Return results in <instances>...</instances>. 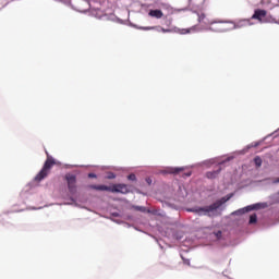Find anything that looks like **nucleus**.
Returning a JSON list of instances; mask_svg holds the SVG:
<instances>
[{
    "instance_id": "0eeeda50",
    "label": "nucleus",
    "mask_w": 279,
    "mask_h": 279,
    "mask_svg": "<svg viewBox=\"0 0 279 279\" xmlns=\"http://www.w3.org/2000/svg\"><path fill=\"white\" fill-rule=\"evenodd\" d=\"M258 208H260V205H258V204L250 205L247 207L236 210L235 215H245V213H250V210H256Z\"/></svg>"
},
{
    "instance_id": "6ab92c4d",
    "label": "nucleus",
    "mask_w": 279,
    "mask_h": 279,
    "mask_svg": "<svg viewBox=\"0 0 279 279\" xmlns=\"http://www.w3.org/2000/svg\"><path fill=\"white\" fill-rule=\"evenodd\" d=\"M221 235H222L221 231H217V232L215 233V236H216L217 239H221Z\"/></svg>"
},
{
    "instance_id": "7ed1b4c3",
    "label": "nucleus",
    "mask_w": 279,
    "mask_h": 279,
    "mask_svg": "<svg viewBox=\"0 0 279 279\" xmlns=\"http://www.w3.org/2000/svg\"><path fill=\"white\" fill-rule=\"evenodd\" d=\"M89 189H93L94 191H109L111 193H122L123 195H126V193H130L128 185L121 184V183L113 184L112 187L107 185H89Z\"/></svg>"
},
{
    "instance_id": "9b49d317",
    "label": "nucleus",
    "mask_w": 279,
    "mask_h": 279,
    "mask_svg": "<svg viewBox=\"0 0 279 279\" xmlns=\"http://www.w3.org/2000/svg\"><path fill=\"white\" fill-rule=\"evenodd\" d=\"M184 171V168H170L168 170V173H173L174 175H178V173Z\"/></svg>"
},
{
    "instance_id": "423d86ee",
    "label": "nucleus",
    "mask_w": 279,
    "mask_h": 279,
    "mask_svg": "<svg viewBox=\"0 0 279 279\" xmlns=\"http://www.w3.org/2000/svg\"><path fill=\"white\" fill-rule=\"evenodd\" d=\"M223 25V22H211L209 29H211V32H226Z\"/></svg>"
},
{
    "instance_id": "412c9836",
    "label": "nucleus",
    "mask_w": 279,
    "mask_h": 279,
    "mask_svg": "<svg viewBox=\"0 0 279 279\" xmlns=\"http://www.w3.org/2000/svg\"><path fill=\"white\" fill-rule=\"evenodd\" d=\"M88 178H97V174H95V173H89V174H88Z\"/></svg>"
},
{
    "instance_id": "f3484780",
    "label": "nucleus",
    "mask_w": 279,
    "mask_h": 279,
    "mask_svg": "<svg viewBox=\"0 0 279 279\" xmlns=\"http://www.w3.org/2000/svg\"><path fill=\"white\" fill-rule=\"evenodd\" d=\"M184 265L191 266V260L182 257Z\"/></svg>"
},
{
    "instance_id": "393cba45",
    "label": "nucleus",
    "mask_w": 279,
    "mask_h": 279,
    "mask_svg": "<svg viewBox=\"0 0 279 279\" xmlns=\"http://www.w3.org/2000/svg\"><path fill=\"white\" fill-rule=\"evenodd\" d=\"M277 182H279V178L277 179Z\"/></svg>"
},
{
    "instance_id": "1a4fd4ad",
    "label": "nucleus",
    "mask_w": 279,
    "mask_h": 279,
    "mask_svg": "<svg viewBox=\"0 0 279 279\" xmlns=\"http://www.w3.org/2000/svg\"><path fill=\"white\" fill-rule=\"evenodd\" d=\"M148 16H151L153 19H162V16H165V13H162L161 10L156 9V10H150L148 12Z\"/></svg>"
},
{
    "instance_id": "39448f33",
    "label": "nucleus",
    "mask_w": 279,
    "mask_h": 279,
    "mask_svg": "<svg viewBox=\"0 0 279 279\" xmlns=\"http://www.w3.org/2000/svg\"><path fill=\"white\" fill-rule=\"evenodd\" d=\"M267 16V11L263 9H257L254 11V14L252 15V19L255 21H259V23H263L264 19Z\"/></svg>"
},
{
    "instance_id": "2eb2a0df",
    "label": "nucleus",
    "mask_w": 279,
    "mask_h": 279,
    "mask_svg": "<svg viewBox=\"0 0 279 279\" xmlns=\"http://www.w3.org/2000/svg\"><path fill=\"white\" fill-rule=\"evenodd\" d=\"M206 14L201 13L198 14V23H206Z\"/></svg>"
},
{
    "instance_id": "6e6552de",
    "label": "nucleus",
    "mask_w": 279,
    "mask_h": 279,
    "mask_svg": "<svg viewBox=\"0 0 279 279\" xmlns=\"http://www.w3.org/2000/svg\"><path fill=\"white\" fill-rule=\"evenodd\" d=\"M60 181L62 184L68 186L69 191H71V173H66L60 177Z\"/></svg>"
},
{
    "instance_id": "a211bd4d",
    "label": "nucleus",
    "mask_w": 279,
    "mask_h": 279,
    "mask_svg": "<svg viewBox=\"0 0 279 279\" xmlns=\"http://www.w3.org/2000/svg\"><path fill=\"white\" fill-rule=\"evenodd\" d=\"M142 29L149 31V29H158L157 26H150V27H142Z\"/></svg>"
},
{
    "instance_id": "dca6fc26",
    "label": "nucleus",
    "mask_w": 279,
    "mask_h": 279,
    "mask_svg": "<svg viewBox=\"0 0 279 279\" xmlns=\"http://www.w3.org/2000/svg\"><path fill=\"white\" fill-rule=\"evenodd\" d=\"M128 180H130L131 182H136V174L134 173L129 174Z\"/></svg>"
},
{
    "instance_id": "5701e85b",
    "label": "nucleus",
    "mask_w": 279,
    "mask_h": 279,
    "mask_svg": "<svg viewBox=\"0 0 279 279\" xmlns=\"http://www.w3.org/2000/svg\"><path fill=\"white\" fill-rule=\"evenodd\" d=\"M74 180H75V177L72 175V177H71V182H73Z\"/></svg>"
},
{
    "instance_id": "20e7f679",
    "label": "nucleus",
    "mask_w": 279,
    "mask_h": 279,
    "mask_svg": "<svg viewBox=\"0 0 279 279\" xmlns=\"http://www.w3.org/2000/svg\"><path fill=\"white\" fill-rule=\"evenodd\" d=\"M72 8L77 12H88V10H90V3L88 0H74Z\"/></svg>"
},
{
    "instance_id": "b1692460",
    "label": "nucleus",
    "mask_w": 279,
    "mask_h": 279,
    "mask_svg": "<svg viewBox=\"0 0 279 279\" xmlns=\"http://www.w3.org/2000/svg\"><path fill=\"white\" fill-rule=\"evenodd\" d=\"M109 178H114V174H111V177H109Z\"/></svg>"
},
{
    "instance_id": "4468645a",
    "label": "nucleus",
    "mask_w": 279,
    "mask_h": 279,
    "mask_svg": "<svg viewBox=\"0 0 279 279\" xmlns=\"http://www.w3.org/2000/svg\"><path fill=\"white\" fill-rule=\"evenodd\" d=\"M191 32H195V26L191 28H183L180 31V34H191Z\"/></svg>"
},
{
    "instance_id": "aec40b11",
    "label": "nucleus",
    "mask_w": 279,
    "mask_h": 279,
    "mask_svg": "<svg viewBox=\"0 0 279 279\" xmlns=\"http://www.w3.org/2000/svg\"><path fill=\"white\" fill-rule=\"evenodd\" d=\"M161 32H162L163 34H169V33L171 32V29H169V28H161Z\"/></svg>"
},
{
    "instance_id": "9d476101",
    "label": "nucleus",
    "mask_w": 279,
    "mask_h": 279,
    "mask_svg": "<svg viewBox=\"0 0 279 279\" xmlns=\"http://www.w3.org/2000/svg\"><path fill=\"white\" fill-rule=\"evenodd\" d=\"M219 173H221V168H219L218 170L207 172L206 178H208V180H215V178H217Z\"/></svg>"
},
{
    "instance_id": "f8f14e48",
    "label": "nucleus",
    "mask_w": 279,
    "mask_h": 279,
    "mask_svg": "<svg viewBox=\"0 0 279 279\" xmlns=\"http://www.w3.org/2000/svg\"><path fill=\"white\" fill-rule=\"evenodd\" d=\"M258 221V216H256V214H253L250 216V220L248 223L252 226L254 223H256Z\"/></svg>"
},
{
    "instance_id": "f03ea898",
    "label": "nucleus",
    "mask_w": 279,
    "mask_h": 279,
    "mask_svg": "<svg viewBox=\"0 0 279 279\" xmlns=\"http://www.w3.org/2000/svg\"><path fill=\"white\" fill-rule=\"evenodd\" d=\"M46 154H47V159L41 170L34 178L35 182H43V180H45V178H47L51 173V169H53V166L56 165V159L49 156V153L46 151Z\"/></svg>"
},
{
    "instance_id": "4be33fe9",
    "label": "nucleus",
    "mask_w": 279,
    "mask_h": 279,
    "mask_svg": "<svg viewBox=\"0 0 279 279\" xmlns=\"http://www.w3.org/2000/svg\"><path fill=\"white\" fill-rule=\"evenodd\" d=\"M185 175H186L187 178H191V172L186 173Z\"/></svg>"
},
{
    "instance_id": "f257e3e1",
    "label": "nucleus",
    "mask_w": 279,
    "mask_h": 279,
    "mask_svg": "<svg viewBox=\"0 0 279 279\" xmlns=\"http://www.w3.org/2000/svg\"><path fill=\"white\" fill-rule=\"evenodd\" d=\"M230 197H232V196L222 197L221 199L216 201L214 204H211L209 206L190 209V213H195L196 215H199V217H202V215L210 217V213H215V210L221 208V206H223V204H226V202H229Z\"/></svg>"
},
{
    "instance_id": "ddd939ff",
    "label": "nucleus",
    "mask_w": 279,
    "mask_h": 279,
    "mask_svg": "<svg viewBox=\"0 0 279 279\" xmlns=\"http://www.w3.org/2000/svg\"><path fill=\"white\" fill-rule=\"evenodd\" d=\"M254 163H255L256 167H262L263 166V159L259 156H257V157L254 158Z\"/></svg>"
}]
</instances>
